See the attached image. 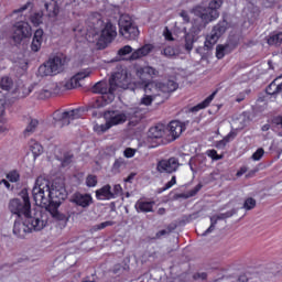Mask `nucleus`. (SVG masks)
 I'll use <instances>...</instances> for the list:
<instances>
[{
    "label": "nucleus",
    "mask_w": 282,
    "mask_h": 282,
    "mask_svg": "<svg viewBox=\"0 0 282 282\" xmlns=\"http://www.w3.org/2000/svg\"><path fill=\"white\" fill-rule=\"evenodd\" d=\"M32 195L36 206H47L46 209L54 219L58 221L67 219V216L58 212L61 204L67 199V189L63 180H54L51 184L50 180L40 176L35 181Z\"/></svg>",
    "instance_id": "obj_1"
},
{
    "label": "nucleus",
    "mask_w": 282,
    "mask_h": 282,
    "mask_svg": "<svg viewBox=\"0 0 282 282\" xmlns=\"http://www.w3.org/2000/svg\"><path fill=\"white\" fill-rule=\"evenodd\" d=\"M47 226V214L43 212H35L33 217L17 218L13 225V235L19 239H25V235L39 232Z\"/></svg>",
    "instance_id": "obj_2"
},
{
    "label": "nucleus",
    "mask_w": 282,
    "mask_h": 282,
    "mask_svg": "<svg viewBox=\"0 0 282 282\" xmlns=\"http://www.w3.org/2000/svg\"><path fill=\"white\" fill-rule=\"evenodd\" d=\"M91 91L93 94H100L101 96L89 102V109H102V107H107V105H111L112 100H116V93L113 91V87L110 82L96 83L93 86Z\"/></svg>",
    "instance_id": "obj_3"
},
{
    "label": "nucleus",
    "mask_w": 282,
    "mask_h": 282,
    "mask_svg": "<svg viewBox=\"0 0 282 282\" xmlns=\"http://www.w3.org/2000/svg\"><path fill=\"white\" fill-rule=\"evenodd\" d=\"M21 198H13L9 202V210L12 215L17 216V219H28L32 216V203H30V195L28 189H22Z\"/></svg>",
    "instance_id": "obj_4"
},
{
    "label": "nucleus",
    "mask_w": 282,
    "mask_h": 282,
    "mask_svg": "<svg viewBox=\"0 0 282 282\" xmlns=\"http://www.w3.org/2000/svg\"><path fill=\"white\" fill-rule=\"evenodd\" d=\"M224 3V0H212L207 8H198L196 10V13L198 14L199 19L202 20L200 25H197L200 28V31L208 25V23H212V21H216V19H219V9L221 8Z\"/></svg>",
    "instance_id": "obj_5"
},
{
    "label": "nucleus",
    "mask_w": 282,
    "mask_h": 282,
    "mask_svg": "<svg viewBox=\"0 0 282 282\" xmlns=\"http://www.w3.org/2000/svg\"><path fill=\"white\" fill-rule=\"evenodd\" d=\"M65 65H67V57L64 55H57L51 58L47 63L41 65L37 69L39 76H56L63 72Z\"/></svg>",
    "instance_id": "obj_6"
},
{
    "label": "nucleus",
    "mask_w": 282,
    "mask_h": 282,
    "mask_svg": "<svg viewBox=\"0 0 282 282\" xmlns=\"http://www.w3.org/2000/svg\"><path fill=\"white\" fill-rule=\"evenodd\" d=\"M118 26L120 36H123L127 41H135L140 36V30L129 14L120 15Z\"/></svg>",
    "instance_id": "obj_7"
},
{
    "label": "nucleus",
    "mask_w": 282,
    "mask_h": 282,
    "mask_svg": "<svg viewBox=\"0 0 282 282\" xmlns=\"http://www.w3.org/2000/svg\"><path fill=\"white\" fill-rule=\"evenodd\" d=\"M226 30H228V21L223 20L218 22L212 30L210 35L206 36L204 50L207 52L209 50H213L215 45H217V41H219L220 36H224L226 34Z\"/></svg>",
    "instance_id": "obj_8"
},
{
    "label": "nucleus",
    "mask_w": 282,
    "mask_h": 282,
    "mask_svg": "<svg viewBox=\"0 0 282 282\" xmlns=\"http://www.w3.org/2000/svg\"><path fill=\"white\" fill-rule=\"evenodd\" d=\"M104 118L106 119V123L100 126L102 133L109 131L111 127L124 124V122H127V112H120L118 110H108L105 112Z\"/></svg>",
    "instance_id": "obj_9"
},
{
    "label": "nucleus",
    "mask_w": 282,
    "mask_h": 282,
    "mask_svg": "<svg viewBox=\"0 0 282 282\" xmlns=\"http://www.w3.org/2000/svg\"><path fill=\"white\" fill-rule=\"evenodd\" d=\"M118 36V31H116V25L111 22H107L101 30V34L97 41L98 50H105L109 43L113 41Z\"/></svg>",
    "instance_id": "obj_10"
},
{
    "label": "nucleus",
    "mask_w": 282,
    "mask_h": 282,
    "mask_svg": "<svg viewBox=\"0 0 282 282\" xmlns=\"http://www.w3.org/2000/svg\"><path fill=\"white\" fill-rule=\"evenodd\" d=\"M110 86L112 87V91L116 93L118 89H129L131 86V80L127 75V70L117 72L110 78Z\"/></svg>",
    "instance_id": "obj_11"
},
{
    "label": "nucleus",
    "mask_w": 282,
    "mask_h": 282,
    "mask_svg": "<svg viewBox=\"0 0 282 282\" xmlns=\"http://www.w3.org/2000/svg\"><path fill=\"white\" fill-rule=\"evenodd\" d=\"M177 169H180V159L175 156L163 159L156 163L158 173H167L171 175L177 172Z\"/></svg>",
    "instance_id": "obj_12"
},
{
    "label": "nucleus",
    "mask_w": 282,
    "mask_h": 282,
    "mask_svg": "<svg viewBox=\"0 0 282 282\" xmlns=\"http://www.w3.org/2000/svg\"><path fill=\"white\" fill-rule=\"evenodd\" d=\"M32 36V26L28 22H17L13 26V35L12 39L14 43H21L23 39H28Z\"/></svg>",
    "instance_id": "obj_13"
},
{
    "label": "nucleus",
    "mask_w": 282,
    "mask_h": 282,
    "mask_svg": "<svg viewBox=\"0 0 282 282\" xmlns=\"http://www.w3.org/2000/svg\"><path fill=\"white\" fill-rule=\"evenodd\" d=\"M42 12L48 19H56L61 12L58 2L56 0H42Z\"/></svg>",
    "instance_id": "obj_14"
},
{
    "label": "nucleus",
    "mask_w": 282,
    "mask_h": 282,
    "mask_svg": "<svg viewBox=\"0 0 282 282\" xmlns=\"http://www.w3.org/2000/svg\"><path fill=\"white\" fill-rule=\"evenodd\" d=\"M186 124H188V121H185L184 123L180 121H171L167 126V131L170 138V142H174V140H177L186 131Z\"/></svg>",
    "instance_id": "obj_15"
},
{
    "label": "nucleus",
    "mask_w": 282,
    "mask_h": 282,
    "mask_svg": "<svg viewBox=\"0 0 282 282\" xmlns=\"http://www.w3.org/2000/svg\"><path fill=\"white\" fill-rule=\"evenodd\" d=\"M199 32H202V28H198L197 24H194L189 32L185 33V50L186 52L193 51V45L199 41Z\"/></svg>",
    "instance_id": "obj_16"
},
{
    "label": "nucleus",
    "mask_w": 282,
    "mask_h": 282,
    "mask_svg": "<svg viewBox=\"0 0 282 282\" xmlns=\"http://www.w3.org/2000/svg\"><path fill=\"white\" fill-rule=\"evenodd\" d=\"M91 74V70L85 69L77 74H75L69 80H67L64 85L65 89H76L82 87L80 80H85Z\"/></svg>",
    "instance_id": "obj_17"
},
{
    "label": "nucleus",
    "mask_w": 282,
    "mask_h": 282,
    "mask_svg": "<svg viewBox=\"0 0 282 282\" xmlns=\"http://www.w3.org/2000/svg\"><path fill=\"white\" fill-rule=\"evenodd\" d=\"M232 215H237V209H231V210L226 212L224 214H218V215L212 216L210 217V226H209L208 229L205 230L203 236L206 237V235H210V232H214L215 227L217 226L218 221H221L224 219H228V218L232 217Z\"/></svg>",
    "instance_id": "obj_18"
},
{
    "label": "nucleus",
    "mask_w": 282,
    "mask_h": 282,
    "mask_svg": "<svg viewBox=\"0 0 282 282\" xmlns=\"http://www.w3.org/2000/svg\"><path fill=\"white\" fill-rule=\"evenodd\" d=\"M72 202L82 208H89V206L94 204V197H91V194L75 193L73 195Z\"/></svg>",
    "instance_id": "obj_19"
},
{
    "label": "nucleus",
    "mask_w": 282,
    "mask_h": 282,
    "mask_svg": "<svg viewBox=\"0 0 282 282\" xmlns=\"http://www.w3.org/2000/svg\"><path fill=\"white\" fill-rule=\"evenodd\" d=\"M127 120L132 122V124H138L142 118H144V110L140 107L129 108L126 110Z\"/></svg>",
    "instance_id": "obj_20"
},
{
    "label": "nucleus",
    "mask_w": 282,
    "mask_h": 282,
    "mask_svg": "<svg viewBox=\"0 0 282 282\" xmlns=\"http://www.w3.org/2000/svg\"><path fill=\"white\" fill-rule=\"evenodd\" d=\"M96 199L99 202L113 199L115 195L113 192H111V185L107 184L104 185L101 188L97 189L95 192Z\"/></svg>",
    "instance_id": "obj_21"
},
{
    "label": "nucleus",
    "mask_w": 282,
    "mask_h": 282,
    "mask_svg": "<svg viewBox=\"0 0 282 282\" xmlns=\"http://www.w3.org/2000/svg\"><path fill=\"white\" fill-rule=\"evenodd\" d=\"M165 133H166V127L164 124H158L149 129L148 139L160 140L164 138Z\"/></svg>",
    "instance_id": "obj_22"
},
{
    "label": "nucleus",
    "mask_w": 282,
    "mask_h": 282,
    "mask_svg": "<svg viewBox=\"0 0 282 282\" xmlns=\"http://www.w3.org/2000/svg\"><path fill=\"white\" fill-rule=\"evenodd\" d=\"M153 206H155V202L139 199L137 200L134 208L137 213H153Z\"/></svg>",
    "instance_id": "obj_23"
},
{
    "label": "nucleus",
    "mask_w": 282,
    "mask_h": 282,
    "mask_svg": "<svg viewBox=\"0 0 282 282\" xmlns=\"http://www.w3.org/2000/svg\"><path fill=\"white\" fill-rule=\"evenodd\" d=\"M43 29H37L34 32V36L31 43L32 52H39L41 50V45H43Z\"/></svg>",
    "instance_id": "obj_24"
},
{
    "label": "nucleus",
    "mask_w": 282,
    "mask_h": 282,
    "mask_svg": "<svg viewBox=\"0 0 282 282\" xmlns=\"http://www.w3.org/2000/svg\"><path fill=\"white\" fill-rule=\"evenodd\" d=\"M159 87H160V91H162L163 94H166L170 97L171 94H173V91H176L180 85L174 80H167L165 83H159Z\"/></svg>",
    "instance_id": "obj_25"
},
{
    "label": "nucleus",
    "mask_w": 282,
    "mask_h": 282,
    "mask_svg": "<svg viewBox=\"0 0 282 282\" xmlns=\"http://www.w3.org/2000/svg\"><path fill=\"white\" fill-rule=\"evenodd\" d=\"M151 45L147 44L140 48H138L137 51H134L130 57L129 61H138V58H142V56H148V54H151Z\"/></svg>",
    "instance_id": "obj_26"
},
{
    "label": "nucleus",
    "mask_w": 282,
    "mask_h": 282,
    "mask_svg": "<svg viewBox=\"0 0 282 282\" xmlns=\"http://www.w3.org/2000/svg\"><path fill=\"white\" fill-rule=\"evenodd\" d=\"M217 95V91H214L212 95H209L205 100H203L200 104L192 107L189 109L191 113H197V111H202V109H206L210 102L215 99V96Z\"/></svg>",
    "instance_id": "obj_27"
},
{
    "label": "nucleus",
    "mask_w": 282,
    "mask_h": 282,
    "mask_svg": "<svg viewBox=\"0 0 282 282\" xmlns=\"http://www.w3.org/2000/svg\"><path fill=\"white\" fill-rule=\"evenodd\" d=\"M247 11H248L247 17L251 21H257V19H259V17L261 15V9L252 2H249L247 4Z\"/></svg>",
    "instance_id": "obj_28"
},
{
    "label": "nucleus",
    "mask_w": 282,
    "mask_h": 282,
    "mask_svg": "<svg viewBox=\"0 0 282 282\" xmlns=\"http://www.w3.org/2000/svg\"><path fill=\"white\" fill-rule=\"evenodd\" d=\"M279 78H282V75L279 76L278 78H275L265 89V93L269 96H279V94H281L282 91V83L281 84H276V80H279Z\"/></svg>",
    "instance_id": "obj_29"
},
{
    "label": "nucleus",
    "mask_w": 282,
    "mask_h": 282,
    "mask_svg": "<svg viewBox=\"0 0 282 282\" xmlns=\"http://www.w3.org/2000/svg\"><path fill=\"white\" fill-rule=\"evenodd\" d=\"M204 188V185L202 183H198L194 188L188 191L187 193L176 194L174 196V199H189V197H195L199 191Z\"/></svg>",
    "instance_id": "obj_30"
},
{
    "label": "nucleus",
    "mask_w": 282,
    "mask_h": 282,
    "mask_svg": "<svg viewBox=\"0 0 282 282\" xmlns=\"http://www.w3.org/2000/svg\"><path fill=\"white\" fill-rule=\"evenodd\" d=\"M143 91L148 96H155L160 91V84L148 82L143 86Z\"/></svg>",
    "instance_id": "obj_31"
},
{
    "label": "nucleus",
    "mask_w": 282,
    "mask_h": 282,
    "mask_svg": "<svg viewBox=\"0 0 282 282\" xmlns=\"http://www.w3.org/2000/svg\"><path fill=\"white\" fill-rule=\"evenodd\" d=\"M67 116H69L67 111L61 112V110H57L53 113V119L55 120V122H62V124H69Z\"/></svg>",
    "instance_id": "obj_32"
},
{
    "label": "nucleus",
    "mask_w": 282,
    "mask_h": 282,
    "mask_svg": "<svg viewBox=\"0 0 282 282\" xmlns=\"http://www.w3.org/2000/svg\"><path fill=\"white\" fill-rule=\"evenodd\" d=\"M29 147L34 158H39V155L43 153V145H41V143L36 142L35 140H31Z\"/></svg>",
    "instance_id": "obj_33"
},
{
    "label": "nucleus",
    "mask_w": 282,
    "mask_h": 282,
    "mask_svg": "<svg viewBox=\"0 0 282 282\" xmlns=\"http://www.w3.org/2000/svg\"><path fill=\"white\" fill-rule=\"evenodd\" d=\"M268 45H281L282 44V32L271 33L267 40Z\"/></svg>",
    "instance_id": "obj_34"
},
{
    "label": "nucleus",
    "mask_w": 282,
    "mask_h": 282,
    "mask_svg": "<svg viewBox=\"0 0 282 282\" xmlns=\"http://www.w3.org/2000/svg\"><path fill=\"white\" fill-rule=\"evenodd\" d=\"M37 127H39V119H31L29 124L24 129L23 134L25 137L32 135V133H34V131H36Z\"/></svg>",
    "instance_id": "obj_35"
},
{
    "label": "nucleus",
    "mask_w": 282,
    "mask_h": 282,
    "mask_svg": "<svg viewBox=\"0 0 282 282\" xmlns=\"http://www.w3.org/2000/svg\"><path fill=\"white\" fill-rule=\"evenodd\" d=\"M234 138H237V132L235 131L229 132L223 140L216 143V149L226 148V144L230 142Z\"/></svg>",
    "instance_id": "obj_36"
},
{
    "label": "nucleus",
    "mask_w": 282,
    "mask_h": 282,
    "mask_svg": "<svg viewBox=\"0 0 282 282\" xmlns=\"http://www.w3.org/2000/svg\"><path fill=\"white\" fill-rule=\"evenodd\" d=\"M228 47H230V46L224 45V44H218L216 46V58L221 61V58H224V56H226V54H228Z\"/></svg>",
    "instance_id": "obj_37"
},
{
    "label": "nucleus",
    "mask_w": 282,
    "mask_h": 282,
    "mask_svg": "<svg viewBox=\"0 0 282 282\" xmlns=\"http://www.w3.org/2000/svg\"><path fill=\"white\" fill-rule=\"evenodd\" d=\"M43 17H45L43 11L35 12L33 15H31V23H33L35 26L41 25V23H43Z\"/></svg>",
    "instance_id": "obj_38"
},
{
    "label": "nucleus",
    "mask_w": 282,
    "mask_h": 282,
    "mask_svg": "<svg viewBox=\"0 0 282 282\" xmlns=\"http://www.w3.org/2000/svg\"><path fill=\"white\" fill-rule=\"evenodd\" d=\"M0 87L4 91H10L12 89V78L10 77H2L0 82Z\"/></svg>",
    "instance_id": "obj_39"
},
{
    "label": "nucleus",
    "mask_w": 282,
    "mask_h": 282,
    "mask_svg": "<svg viewBox=\"0 0 282 282\" xmlns=\"http://www.w3.org/2000/svg\"><path fill=\"white\" fill-rule=\"evenodd\" d=\"M86 186L88 188H94V187L98 186V176H96L94 174H89L86 177Z\"/></svg>",
    "instance_id": "obj_40"
},
{
    "label": "nucleus",
    "mask_w": 282,
    "mask_h": 282,
    "mask_svg": "<svg viewBox=\"0 0 282 282\" xmlns=\"http://www.w3.org/2000/svg\"><path fill=\"white\" fill-rule=\"evenodd\" d=\"M63 169L69 166L74 162V154L66 152L61 160Z\"/></svg>",
    "instance_id": "obj_41"
},
{
    "label": "nucleus",
    "mask_w": 282,
    "mask_h": 282,
    "mask_svg": "<svg viewBox=\"0 0 282 282\" xmlns=\"http://www.w3.org/2000/svg\"><path fill=\"white\" fill-rule=\"evenodd\" d=\"M154 102V97L151 95L144 94L143 97L140 99L139 105H143L144 107H151Z\"/></svg>",
    "instance_id": "obj_42"
},
{
    "label": "nucleus",
    "mask_w": 282,
    "mask_h": 282,
    "mask_svg": "<svg viewBox=\"0 0 282 282\" xmlns=\"http://www.w3.org/2000/svg\"><path fill=\"white\" fill-rule=\"evenodd\" d=\"M154 97V102H156V105H162L164 102H166V100H169V96L165 93H162V90H160Z\"/></svg>",
    "instance_id": "obj_43"
},
{
    "label": "nucleus",
    "mask_w": 282,
    "mask_h": 282,
    "mask_svg": "<svg viewBox=\"0 0 282 282\" xmlns=\"http://www.w3.org/2000/svg\"><path fill=\"white\" fill-rule=\"evenodd\" d=\"M7 180L12 183L19 182L21 180V174H19L17 170H13L7 174Z\"/></svg>",
    "instance_id": "obj_44"
},
{
    "label": "nucleus",
    "mask_w": 282,
    "mask_h": 282,
    "mask_svg": "<svg viewBox=\"0 0 282 282\" xmlns=\"http://www.w3.org/2000/svg\"><path fill=\"white\" fill-rule=\"evenodd\" d=\"M257 206V200L252 197H249L245 200L242 208L245 210H252Z\"/></svg>",
    "instance_id": "obj_45"
},
{
    "label": "nucleus",
    "mask_w": 282,
    "mask_h": 282,
    "mask_svg": "<svg viewBox=\"0 0 282 282\" xmlns=\"http://www.w3.org/2000/svg\"><path fill=\"white\" fill-rule=\"evenodd\" d=\"M177 184V177L175 175L172 176L171 181L167 182L164 187L159 189V193H164V191H169V188H173Z\"/></svg>",
    "instance_id": "obj_46"
},
{
    "label": "nucleus",
    "mask_w": 282,
    "mask_h": 282,
    "mask_svg": "<svg viewBox=\"0 0 282 282\" xmlns=\"http://www.w3.org/2000/svg\"><path fill=\"white\" fill-rule=\"evenodd\" d=\"M66 113H68V121L77 120V118H80V109H73L70 111H66Z\"/></svg>",
    "instance_id": "obj_47"
},
{
    "label": "nucleus",
    "mask_w": 282,
    "mask_h": 282,
    "mask_svg": "<svg viewBox=\"0 0 282 282\" xmlns=\"http://www.w3.org/2000/svg\"><path fill=\"white\" fill-rule=\"evenodd\" d=\"M265 154V150H263V148H259L251 156L252 160H254V162H259V160H261V158H263V155Z\"/></svg>",
    "instance_id": "obj_48"
},
{
    "label": "nucleus",
    "mask_w": 282,
    "mask_h": 282,
    "mask_svg": "<svg viewBox=\"0 0 282 282\" xmlns=\"http://www.w3.org/2000/svg\"><path fill=\"white\" fill-rule=\"evenodd\" d=\"M162 54L166 56V58H173L175 56V48L173 46H166L163 51Z\"/></svg>",
    "instance_id": "obj_49"
},
{
    "label": "nucleus",
    "mask_w": 282,
    "mask_h": 282,
    "mask_svg": "<svg viewBox=\"0 0 282 282\" xmlns=\"http://www.w3.org/2000/svg\"><path fill=\"white\" fill-rule=\"evenodd\" d=\"M173 232V228L167 227V229H162L155 234V239H162V237H166V235H171Z\"/></svg>",
    "instance_id": "obj_50"
},
{
    "label": "nucleus",
    "mask_w": 282,
    "mask_h": 282,
    "mask_svg": "<svg viewBox=\"0 0 282 282\" xmlns=\"http://www.w3.org/2000/svg\"><path fill=\"white\" fill-rule=\"evenodd\" d=\"M131 52H133V48L130 45H126L118 51V56H127Z\"/></svg>",
    "instance_id": "obj_51"
},
{
    "label": "nucleus",
    "mask_w": 282,
    "mask_h": 282,
    "mask_svg": "<svg viewBox=\"0 0 282 282\" xmlns=\"http://www.w3.org/2000/svg\"><path fill=\"white\" fill-rule=\"evenodd\" d=\"M127 164V162L124 161V159L119 158L115 161L112 169L115 171H118L119 169H122V166H124Z\"/></svg>",
    "instance_id": "obj_52"
},
{
    "label": "nucleus",
    "mask_w": 282,
    "mask_h": 282,
    "mask_svg": "<svg viewBox=\"0 0 282 282\" xmlns=\"http://www.w3.org/2000/svg\"><path fill=\"white\" fill-rule=\"evenodd\" d=\"M6 113V96L0 91V118Z\"/></svg>",
    "instance_id": "obj_53"
},
{
    "label": "nucleus",
    "mask_w": 282,
    "mask_h": 282,
    "mask_svg": "<svg viewBox=\"0 0 282 282\" xmlns=\"http://www.w3.org/2000/svg\"><path fill=\"white\" fill-rule=\"evenodd\" d=\"M194 281H206L208 279V273L206 272H197L193 275Z\"/></svg>",
    "instance_id": "obj_54"
},
{
    "label": "nucleus",
    "mask_w": 282,
    "mask_h": 282,
    "mask_svg": "<svg viewBox=\"0 0 282 282\" xmlns=\"http://www.w3.org/2000/svg\"><path fill=\"white\" fill-rule=\"evenodd\" d=\"M207 155H208V158H212V160H223L224 159V155H219L218 153H217V150H208L207 151Z\"/></svg>",
    "instance_id": "obj_55"
},
{
    "label": "nucleus",
    "mask_w": 282,
    "mask_h": 282,
    "mask_svg": "<svg viewBox=\"0 0 282 282\" xmlns=\"http://www.w3.org/2000/svg\"><path fill=\"white\" fill-rule=\"evenodd\" d=\"M109 226H113V221H111V220L104 221L99 225H96L95 228H96V230H105V228H107Z\"/></svg>",
    "instance_id": "obj_56"
},
{
    "label": "nucleus",
    "mask_w": 282,
    "mask_h": 282,
    "mask_svg": "<svg viewBox=\"0 0 282 282\" xmlns=\"http://www.w3.org/2000/svg\"><path fill=\"white\" fill-rule=\"evenodd\" d=\"M138 150L133 149V148H127L124 151H123V155L124 158H133L135 155Z\"/></svg>",
    "instance_id": "obj_57"
},
{
    "label": "nucleus",
    "mask_w": 282,
    "mask_h": 282,
    "mask_svg": "<svg viewBox=\"0 0 282 282\" xmlns=\"http://www.w3.org/2000/svg\"><path fill=\"white\" fill-rule=\"evenodd\" d=\"M143 74H149V76H156L158 75V70L151 66H145L142 69Z\"/></svg>",
    "instance_id": "obj_58"
},
{
    "label": "nucleus",
    "mask_w": 282,
    "mask_h": 282,
    "mask_svg": "<svg viewBox=\"0 0 282 282\" xmlns=\"http://www.w3.org/2000/svg\"><path fill=\"white\" fill-rule=\"evenodd\" d=\"M30 6H32V2H26L21 8L13 10L12 14H21L22 12H25V10H28V8H30Z\"/></svg>",
    "instance_id": "obj_59"
},
{
    "label": "nucleus",
    "mask_w": 282,
    "mask_h": 282,
    "mask_svg": "<svg viewBox=\"0 0 282 282\" xmlns=\"http://www.w3.org/2000/svg\"><path fill=\"white\" fill-rule=\"evenodd\" d=\"M50 96H52V90H48V89H43L39 94V98L41 100H45V98H50Z\"/></svg>",
    "instance_id": "obj_60"
},
{
    "label": "nucleus",
    "mask_w": 282,
    "mask_h": 282,
    "mask_svg": "<svg viewBox=\"0 0 282 282\" xmlns=\"http://www.w3.org/2000/svg\"><path fill=\"white\" fill-rule=\"evenodd\" d=\"M272 124L278 127V129H282V115H279L272 119Z\"/></svg>",
    "instance_id": "obj_61"
},
{
    "label": "nucleus",
    "mask_w": 282,
    "mask_h": 282,
    "mask_svg": "<svg viewBox=\"0 0 282 282\" xmlns=\"http://www.w3.org/2000/svg\"><path fill=\"white\" fill-rule=\"evenodd\" d=\"M113 199H116V197L122 195V186H120V184H117L113 186V192H112Z\"/></svg>",
    "instance_id": "obj_62"
},
{
    "label": "nucleus",
    "mask_w": 282,
    "mask_h": 282,
    "mask_svg": "<svg viewBox=\"0 0 282 282\" xmlns=\"http://www.w3.org/2000/svg\"><path fill=\"white\" fill-rule=\"evenodd\" d=\"M163 36L166 41H173V33L171 32V30H169V26H165L163 31Z\"/></svg>",
    "instance_id": "obj_63"
},
{
    "label": "nucleus",
    "mask_w": 282,
    "mask_h": 282,
    "mask_svg": "<svg viewBox=\"0 0 282 282\" xmlns=\"http://www.w3.org/2000/svg\"><path fill=\"white\" fill-rule=\"evenodd\" d=\"M180 17H182L183 21H185V23H191V17L188 15L187 11H182L180 13Z\"/></svg>",
    "instance_id": "obj_64"
}]
</instances>
